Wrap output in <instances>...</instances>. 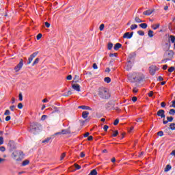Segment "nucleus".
<instances>
[{"label":"nucleus","mask_w":175,"mask_h":175,"mask_svg":"<svg viewBox=\"0 0 175 175\" xmlns=\"http://www.w3.org/2000/svg\"><path fill=\"white\" fill-rule=\"evenodd\" d=\"M164 58H166L168 61H172L174 57V52L172 50H169L165 52L163 55Z\"/></svg>","instance_id":"nucleus-6"},{"label":"nucleus","mask_w":175,"mask_h":175,"mask_svg":"<svg viewBox=\"0 0 175 175\" xmlns=\"http://www.w3.org/2000/svg\"><path fill=\"white\" fill-rule=\"evenodd\" d=\"M3 144V137H0V146Z\"/></svg>","instance_id":"nucleus-51"},{"label":"nucleus","mask_w":175,"mask_h":175,"mask_svg":"<svg viewBox=\"0 0 175 175\" xmlns=\"http://www.w3.org/2000/svg\"><path fill=\"white\" fill-rule=\"evenodd\" d=\"M149 38H152L154 36V31L152 30H149L148 32Z\"/></svg>","instance_id":"nucleus-27"},{"label":"nucleus","mask_w":175,"mask_h":175,"mask_svg":"<svg viewBox=\"0 0 175 175\" xmlns=\"http://www.w3.org/2000/svg\"><path fill=\"white\" fill-rule=\"evenodd\" d=\"M169 114H170L171 116H174L175 114V109H171L169 111Z\"/></svg>","instance_id":"nucleus-35"},{"label":"nucleus","mask_w":175,"mask_h":175,"mask_svg":"<svg viewBox=\"0 0 175 175\" xmlns=\"http://www.w3.org/2000/svg\"><path fill=\"white\" fill-rule=\"evenodd\" d=\"M172 169V166L170 165H167L165 167V172H169Z\"/></svg>","instance_id":"nucleus-38"},{"label":"nucleus","mask_w":175,"mask_h":175,"mask_svg":"<svg viewBox=\"0 0 175 175\" xmlns=\"http://www.w3.org/2000/svg\"><path fill=\"white\" fill-rule=\"evenodd\" d=\"M174 67L171 66L170 68H168V72L170 73H172V72H174Z\"/></svg>","instance_id":"nucleus-41"},{"label":"nucleus","mask_w":175,"mask_h":175,"mask_svg":"<svg viewBox=\"0 0 175 175\" xmlns=\"http://www.w3.org/2000/svg\"><path fill=\"white\" fill-rule=\"evenodd\" d=\"M62 135V131H61V132H57V133H55L54 135H53L51 136V137L53 138L55 136H57V135Z\"/></svg>","instance_id":"nucleus-45"},{"label":"nucleus","mask_w":175,"mask_h":175,"mask_svg":"<svg viewBox=\"0 0 175 175\" xmlns=\"http://www.w3.org/2000/svg\"><path fill=\"white\" fill-rule=\"evenodd\" d=\"M170 129L172 131H175V123H171L170 124Z\"/></svg>","instance_id":"nucleus-29"},{"label":"nucleus","mask_w":175,"mask_h":175,"mask_svg":"<svg viewBox=\"0 0 175 175\" xmlns=\"http://www.w3.org/2000/svg\"><path fill=\"white\" fill-rule=\"evenodd\" d=\"M143 79H144V75L140 72H133L128 75V80H129L131 83L142 81Z\"/></svg>","instance_id":"nucleus-1"},{"label":"nucleus","mask_w":175,"mask_h":175,"mask_svg":"<svg viewBox=\"0 0 175 175\" xmlns=\"http://www.w3.org/2000/svg\"><path fill=\"white\" fill-rule=\"evenodd\" d=\"M12 158L15 159V161H20L24 158V152L21 150H15L12 153Z\"/></svg>","instance_id":"nucleus-4"},{"label":"nucleus","mask_w":175,"mask_h":175,"mask_svg":"<svg viewBox=\"0 0 175 175\" xmlns=\"http://www.w3.org/2000/svg\"><path fill=\"white\" fill-rule=\"evenodd\" d=\"M80 80V77L79 75H75L74 78V83H79V81Z\"/></svg>","instance_id":"nucleus-22"},{"label":"nucleus","mask_w":175,"mask_h":175,"mask_svg":"<svg viewBox=\"0 0 175 175\" xmlns=\"http://www.w3.org/2000/svg\"><path fill=\"white\" fill-rule=\"evenodd\" d=\"M74 166L77 170H80V169H81V166L79 164L75 163L74 164Z\"/></svg>","instance_id":"nucleus-33"},{"label":"nucleus","mask_w":175,"mask_h":175,"mask_svg":"<svg viewBox=\"0 0 175 175\" xmlns=\"http://www.w3.org/2000/svg\"><path fill=\"white\" fill-rule=\"evenodd\" d=\"M144 16H151L152 14V10H148L143 12Z\"/></svg>","instance_id":"nucleus-17"},{"label":"nucleus","mask_w":175,"mask_h":175,"mask_svg":"<svg viewBox=\"0 0 175 175\" xmlns=\"http://www.w3.org/2000/svg\"><path fill=\"white\" fill-rule=\"evenodd\" d=\"M160 25H161V24H159V23H157V24H155V25H152L151 26V28H152V29H154V30L158 29V28H159Z\"/></svg>","instance_id":"nucleus-21"},{"label":"nucleus","mask_w":175,"mask_h":175,"mask_svg":"<svg viewBox=\"0 0 175 175\" xmlns=\"http://www.w3.org/2000/svg\"><path fill=\"white\" fill-rule=\"evenodd\" d=\"M173 116H167V120H165V119L163 120V124L164 125H166V124H167V122H173Z\"/></svg>","instance_id":"nucleus-12"},{"label":"nucleus","mask_w":175,"mask_h":175,"mask_svg":"<svg viewBox=\"0 0 175 175\" xmlns=\"http://www.w3.org/2000/svg\"><path fill=\"white\" fill-rule=\"evenodd\" d=\"M80 157H81V158H84L85 157V154L84 153V152H81Z\"/></svg>","instance_id":"nucleus-56"},{"label":"nucleus","mask_w":175,"mask_h":175,"mask_svg":"<svg viewBox=\"0 0 175 175\" xmlns=\"http://www.w3.org/2000/svg\"><path fill=\"white\" fill-rule=\"evenodd\" d=\"M40 128H42V124H40V123L33 122L28 128V131L29 132H30V133H33V135H36L38 132L40 131Z\"/></svg>","instance_id":"nucleus-2"},{"label":"nucleus","mask_w":175,"mask_h":175,"mask_svg":"<svg viewBox=\"0 0 175 175\" xmlns=\"http://www.w3.org/2000/svg\"><path fill=\"white\" fill-rule=\"evenodd\" d=\"M100 31H103L105 29V24H101L99 27Z\"/></svg>","instance_id":"nucleus-42"},{"label":"nucleus","mask_w":175,"mask_h":175,"mask_svg":"<svg viewBox=\"0 0 175 175\" xmlns=\"http://www.w3.org/2000/svg\"><path fill=\"white\" fill-rule=\"evenodd\" d=\"M19 100H23V94L21 93L19 94Z\"/></svg>","instance_id":"nucleus-64"},{"label":"nucleus","mask_w":175,"mask_h":175,"mask_svg":"<svg viewBox=\"0 0 175 175\" xmlns=\"http://www.w3.org/2000/svg\"><path fill=\"white\" fill-rule=\"evenodd\" d=\"M42 36H43V35H42V33H38L36 37L37 40L42 39Z\"/></svg>","instance_id":"nucleus-43"},{"label":"nucleus","mask_w":175,"mask_h":175,"mask_svg":"<svg viewBox=\"0 0 175 175\" xmlns=\"http://www.w3.org/2000/svg\"><path fill=\"white\" fill-rule=\"evenodd\" d=\"M107 49L108 50H111V49H113V43L109 42L107 45Z\"/></svg>","instance_id":"nucleus-34"},{"label":"nucleus","mask_w":175,"mask_h":175,"mask_svg":"<svg viewBox=\"0 0 175 175\" xmlns=\"http://www.w3.org/2000/svg\"><path fill=\"white\" fill-rule=\"evenodd\" d=\"M98 95L102 99H109L110 96V94H109V91H107V89H106V88H104V87H101L98 89Z\"/></svg>","instance_id":"nucleus-3"},{"label":"nucleus","mask_w":175,"mask_h":175,"mask_svg":"<svg viewBox=\"0 0 175 175\" xmlns=\"http://www.w3.org/2000/svg\"><path fill=\"white\" fill-rule=\"evenodd\" d=\"M161 107H166V103L162 102V103H161Z\"/></svg>","instance_id":"nucleus-57"},{"label":"nucleus","mask_w":175,"mask_h":175,"mask_svg":"<svg viewBox=\"0 0 175 175\" xmlns=\"http://www.w3.org/2000/svg\"><path fill=\"white\" fill-rule=\"evenodd\" d=\"M90 114V112L87 111H84L82 112V117L83 118H88V116Z\"/></svg>","instance_id":"nucleus-19"},{"label":"nucleus","mask_w":175,"mask_h":175,"mask_svg":"<svg viewBox=\"0 0 175 175\" xmlns=\"http://www.w3.org/2000/svg\"><path fill=\"white\" fill-rule=\"evenodd\" d=\"M135 21H136V23H144V21H142L139 16L135 18Z\"/></svg>","instance_id":"nucleus-28"},{"label":"nucleus","mask_w":175,"mask_h":175,"mask_svg":"<svg viewBox=\"0 0 175 175\" xmlns=\"http://www.w3.org/2000/svg\"><path fill=\"white\" fill-rule=\"evenodd\" d=\"M139 27L141 28H143V29H147V27H148V25H147V23H141L139 25Z\"/></svg>","instance_id":"nucleus-23"},{"label":"nucleus","mask_w":175,"mask_h":175,"mask_svg":"<svg viewBox=\"0 0 175 175\" xmlns=\"http://www.w3.org/2000/svg\"><path fill=\"white\" fill-rule=\"evenodd\" d=\"M103 129H104L105 132H107V129H109V126L105 125L103 127Z\"/></svg>","instance_id":"nucleus-54"},{"label":"nucleus","mask_w":175,"mask_h":175,"mask_svg":"<svg viewBox=\"0 0 175 175\" xmlns=\"http://www.w3.org/2000/svg\"><path fill=\"white\" fill-rule=\"evenodd\" d=\"M89 175H98V172L95 169L92 170L89 174Z\"/></svg>","instance_id":"nucleus-26"},{"label":"nucleus","mask_w":175,"mask_h":175,"mask_svg":"<svg viewBox=\"0 0 175 175\" xmlns=\"http://www.w3.org/2000/svg\"><path fill=\"white\" fill-rule=\"evenodd\" d=\"M66 79H67V80H72V75H68V76L66 77Z\"/></svg>","instance_id":"nucleus-62"},{"label":"nucleus","mask_w":175,"mask_h":175,"mask_svg":"<svg viewBox=\"0 0 175 175\" xmlns=\"http://www.w3.org/2000/svg\"><path fill=\"white\" fill-rule=\"evenodd\" d=\"M154 95V92L151 91L149 94H148V96H150V98H152V96Z\"/></svg>","instance_id":"nucleus-61"},{"label":"nucleus","mask_w":175,"mask_h":175,"mask_svg":"<svg viewBox=\"0 0 175 175\" xmlns=\"http://www.w3.org/2000/svg\"><path fill=\"white\" fill-rule=\"evenodd\" d=\"M39 61H40V59H39V57H37L34 62L32 64V66H35V65H36L37 64H39Z\"/></svg>","instance_id":"nucleus-25"},{"label":"nucleus","mask_w":175,"mask_h":175,"mask_svg":"<svg viewBox=\"0 0 175 175\" xmlns=\"http://www.w3.org/2000/svg\"><path fill=\"white\" fill-rule=\"evenodd\" d=\"M27 165H29V160H25L22 163V166H27Z\"/></svg>","instance_id":"nucleus-30"},{"label":"nucleus","mask_w":175,"mask_h":175,"mask_svg":"<svg viewBox=\"0 0 175 175\" xmlns=\"http://www.w3.org/2000/svg\"><path fill=\"white\" fill-rule=\"evenodd\" d=\"M5 150H6V148H5V146L0 147V151H1L2 152H4V151Z\"/></svg>","instance_id":"nucleus-48"},{"label":"nucleus","mask_w":175,"mask_h":175,"mask_svg":"<svg viewBox=\"0 0 175 175\" xmlns=\"http://www.w3.org/2000/svg\"><path fill=\"white\" fill-rule=\"evenodd\" d=\"M52 137H47L46 139H44L42 143H49L50 140L52 139Z\"/></svg>","instance_id":"nucleus-24"},{"label":"nucleus","mask_w":175,"mask_h":175,"mask_svg":"<svg viewBox=\"0 0 175 175\" xmlns=\"http://www.w3.org/2000/svg\"><path fill=\"white\" fill-rule=\"evenodd\" d=\"M8 147L10 150H14L16 148V145L14 144V142L10 141L8 143Z\"/></svg>","instance_id":"nucleus-13"},{"label":"nucleus","mask_w":175,"mask_h":175,"mask_svg":"<svg viewBox=\"0 0 175 175\" xmlns=\"http://www.w3.org/2000/svg\"><path fill=\"white\" fill-rule=\"evenodd\" d=\"M104 81H105V83H107V84H109V83L111 81V79H110V77H107L104 79Z\"/></svg>","instance_id":"nucleus-31"},{"label":"nucleus","mask_w":175,"mask_h":175,"mask_svg":"<svg viewBox=\"0 0 175 175\" xmlns=\"http://www.w3.org/2000/svg\"><path fill=\"white\" fill-rule=\"evenodd\" d=\"M138 91H139V90H138L137 88H134L133 89V92L134 94L137 93Z\"/></svg>","instance_id":"nucleus-55"},{"label":"nucleus","mask_w":175,"mask_h":175,"mask_svg":"<svg viewBox=\"0 0 175 175\" xmlns=\"http://www.w3.org/2000/svg\"><path fill=\"white\" fill-rule=\"evenodd\" d=\"M72 87L73 90H75V91H77L78 92H80V91H81L80 90V85L79 84H73Z\"/></svg>","instance_id":"nucleus-14"},{"label":"nucleus","mask_w":175,"mask_h":175,"mask_svg":"<svg viewBox=\"0 0 175 175\" xmlns=\"http://www.w3.org/2000/svg\"><path fill=\"white\" fill-rule=\"evenodd\" d=\"M121 47H122V44H121L120 43H116L114 46V50L117 51L119 49H121Z\"/></svg>","instance_id":"nucleus-20"},{"label":"nucleus","mask_w":175,"mask_h":175,"mask_svg":"<svg viewBox=\"0 0 175 175\" xmlns=\"http://www.w3.org/2000/svg\"><path fill=\"white\" fill-rule=\"evenodd\" d=\"M157 114L158 117H161V118H163V120H165V118L166 117V116L165 115V110L163 109L159 110Z\"/></svg>","instance_id":"nucleus-9"},{"label":"nucleus","mask_w":175,"mask_h":175,"mask_svg":"<svg viewBox=\"0 0 175 175\" xmlns=\"http://www.w3.org/2000/svg\"><path fill=\"white\" fill-rule=\"evenodd\" d=\"M138 35H139L140 36H144V31H142V30H139L137 31Z\"/></svg>","instance_id":"nucleus-36"},{"label":"nucleus","mask_w":175,"mask_h":175,"mask_svg":"<svg viewBox=\"0 0 175 175\" xmlns=\"http://www.w3.org/2000/svg\"><path fill=\"white\" fill-rule=\"evenodd\" d=\"M45 27H46V28H50V23L49 22H45Z\"/></svg>","instance_id":"nucleus-59"},{"label":"nucleus","mask_w":175,"mask_h":175,"mask_svg":"<svg viewBox=\"0 0 175 175\" xmlns=\"http://www.w3.org/2000/svg\"><path fill=\"white\" fill-rule=\"evenodd\" d=\"M93 68L98 69V65H96V63L93 64Z\"/></svg>","instance_id":"nucleus-63"},{"label":"nucleus","mask_w":175,"mask_h":175,"mask_svg":"<svg viewBox=\"0 0 175 175\" xmlns=\"http://www.w3.org/2000/svg\"><path fill=\"white\" fill-rule=\"evenodd\" d=\"M118 135V131H113V133L112 136L113 137H117Z\"/></svg>","instance_id":"nucleus-39"},{"label":"nucleus","mask_w":175,"mask_h":175,"mask_svg":"<svg viewBox=\"0 0 175 175\" xmlns=\"http://www.w3.org/2000/svg\"><path fill=\"white\" fill-rule=\"evenodd\" d=\"M10 111L9 109L5 110L4 113V116H10Z\"/></svg>","instance_id":"nucleus-44"},{"label":"nucleus","mask_w":175,"mask_h":175,"mask_svg":"<svg viewBox=\"0 0 175 175\" xmlns=\"http://www.w3.org/2000/svg\"><path fill=\"white\" fill-rule=\"evenodd\" d=\"M157 70H158V68L155 66H151L150 67V73L152 76H154V75H155V72H157Z\"/></svg>","instance_id":"nucleus-10"},{"label":"nucleus","mask_w":175,"mask_h":175,"mask_svg":"<svg viewBox=\"0 0 175 175\" xmlns=\"http://www.w3.org/2000/svg\"><path fill=\"white\" fill-rule=\"evenodd\" d=\"M66 156V154L65 152L62 153L60 157V160L62 161V159H64V158H65Z\"/></svg>","instance_id":"nucleus-47"},{"label":"nucleus","mask_w":175,"mask_h":175,"mask_svg":"<svg viewBox=\"0 0 175 175\" xmlns=\"http://www.w3.org/2000/svg\"><path fill=\"white\" fill-rule=\"evenodd\" d=\"M38 54H39V52H34L33 54H31L30 55V57H29V60H28V65H29V64H31V62H32V61L33 60V59L35 58V57H36V55H38Z\"/></svg>","instance_id":"nucleus-8"},{"label":"nucleus","mask_w":175,"mask_h":175,"mask_svg":"<svg viewBox=\"0 0 175 175\" xmlns=\"http://www.w3.org/2000/svg\"><path fill=\"white\" fill-rule=\"evenodd\" d=\"M157 135L158 136H161V137L163 136V131H159L157 133Z\"/></svg>","instance_id":"nucleus-52"},{"label":"nucleus","mask_w":175,"mask_h":175,"mask_svg":"<svg viewBox=\"0 0 175 175\" xmlns=\"http://www.w3.org/2000/svg\"><path fill=\"white\" fill-rule=\"evenodd\" d=\"M136 57V53H132L129 55V57L127 58V66L129 67V69H131L132 68V62L135 61V58Z\"/></svg>","instance_id":"nucleus-5"},{"label":"nucleus","mask_w":175,"mask_h":175,"mask_svg":"<svg viewBox=\"0 0 175 175\" xmlns=\"http://www.w3.org/2000/svg\"><path fill=\"white\" fill-rule=\"evenodd\" d=\"M94 139V137H92V136H89L88 137V140L89 141V142H91V140H93Z\"/></svg>","instance_id":"nucleus-60"},{"label":"nucleus","mask_w":175,"mask_h":175,"mask_svg":"<svg viewBox=\"0 0 175 175\" xmlns=\"http://www.w3.org/2000/svg\"><path fill=\"white\" fill-rule=\"evenodd\" d=\"M118 55V53H110L109 57H117Z\"/></svg>","instance_id":"nucleus-49"},{"label":"nucleus","mask_w":175,"mask_h":175,"mask_svg":"<svg viewBox=\"0 0 175 175\" xmlns=\"http://www.w3.org/2000/svg\"><path fill=\"white\" fill-rule=\"evenodd\" d=\"M52 110H53L52 113H58L59 111V109H58V107H53V109H52Z\"/></svg>","instance_id":"nucleus-32"},{"label":"nucleus","mask_w":175,"mask_h":175,"mask_svg":"<svg viewBox=\"0 0 175 175\" xmlns=\"http://www.w3.org/2000/svg\"><path fill=\"white\" fill-rule=\"evenodd\" d=\"M118 122H120V120L118 119L115 120V121L113 122V125L115 126L118 125Z\"/></svg>","instance_id":"nucleus-46"},{"label":"nucleus","mask_w":175,"mask_h":175,"mask_svg":"<svg viewBox=\"0 0 175 175\" xmlns=\"http://www.w3.org/2000/svg\"><path fill=\"white\" fill-rule=\"evenodd\" d=\"M10 109L11 111H14V109H16V106L12 105L10 107Z\"/></svg>","instance_id":"nucleus-50"},{"label":"nucleus","mask_w":175,"mask_h":175,"mask_svg":"<svg viewBox=\"0 0 175 175\" xmlns=\"http://www.w3.org/2000/svg\"><path fill=\"white\" fill-rule=\"evenodd\" d=\"M168 29H170V31H171V32H173V31H174L175 29V23L173 25V23H170L168 25Z\"/></svg>","instance_id":"nucleus-15"},{"label":"nucleus","mask_w":175,"mask_h":175,"mask_svg":"<svg viewBox=\"0 0 175 175\" xmlns=\"http://www.w3.org/2000/svg\"><path fill=\"white\" fill-rule=\"evenodd\" d=\"M46 118H47V116H46V115H43V116H42V118H41V120H42V121H44V120L46 119Z\"/></svg>","instance_id":"nucleus-58"},{"label":"nucleus","mask_w":175,"mask_h":175,"mask_svg":"<svg viewBox=\"0 0 175 175\" xmlns=\"http://www.w3.org/2000/svg\"><path fill=\"white\" fill-rule=\"evenodd\" d=\"M132 36H133V31H132L131 33L126 32L123 35L124 39H131V38H132Z\"/></svg>","instance_id":"nucleus-11"},{"label":"nucleus","mask_w":175,"mask_h":175,"mask_svg":"<svg viewBox=\"0 0 175 175\" xmlns=\"http://www.w3.org/2000/svg\"><path fill=\"white\" fill-rule=\"evenodd\" d=\"M23 65L24 60H23V59H21L19 64H18L14 68L15 72H20V70L21 69V68H23Z\"/></svg>","instance_id":"nucleus-7"},{"label":"nucleus","mask_w":175,"mask_h":175,"mask_svg":"<svg viewBox=\"0 0 175 175\" xmlns=\"http://www.w3.org/2000/svg\"><path fill=\"white\" fill-rule=\"evenodd\" d=\"M78 107H79V109H82L83 110H92V109H91V107H90L88 106H85V105H81Z\"/></svg>","instance_id":"nucleus-18"},{"label":"nucleus","mask_w":175,"mask_h":175,"mask_svg":"<svg viewBox=\"0 0 175 175\" xmlns=\"http://www.w3.org/2000/svg\"><path fill=\"white\" fill-rule=\"evenodd\" d=\"M170 40L172 42V43H174L175 42V36H170Z\"/></svg>","instance_id":"nucleus-37"},{"label":"nucleus","mask_w":175,"mask_h":175,"mask_svg":"<svg viewBox=\"0 0 175 175\" xmlns=\"http://www.w3.org/2000/svg\"><path fill=\"white\" fill-rule=\"evenodd\" d=\"M136 28H137V25H132L131 26V29L132 31H133V29H136Z\"/></svg>","instance_id":"nucleus-40"},{"label":"nucleus","mask_w":175,"mask_h":175,"mask_svg":"<svg viewBox=\"0 0 175 175\" xmlns=\"http://www.w3.org/2000/svg\"><path fill=\"white\" fill-rule=\"evenodd\" d=\"M70 133V129L62 130V135H69Z\"/></svg>","instance_id":"nucleus-16"},{"label":"nucleus","mask_w":175,"mask_h":175,"mask_svg":"<svg viewBox=\"0 0 175 175\" xmlns=\"http://www.w3.org/2000/svg\"><path fill=\"white\" fill-rule=\"evenodd\" d=\"M23 103H20L18 104V109H23Z\"/></svg>","instance_id":"nucleus-53"}]
</instances>
